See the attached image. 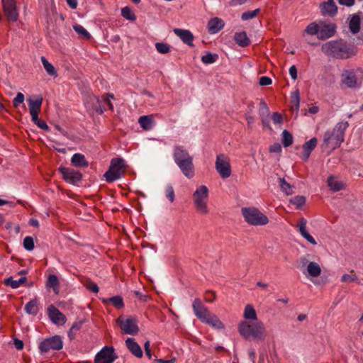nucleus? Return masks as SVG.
I'll list each match as a JSON object with an SVG mask.
<instances>
[{"mask_svg": "<svg viewBox=\"0 0 363 363\" xmlns=\"http://www.w3.org/2000/svg\"><path fill=\"white\" fill-rule=\"evenodd\" d=\"M322 52L329 58L347 60L357 55V48L343 39L332 40L321 45Z\"/></svg>", "mask_w": 363, "mask_h": 363, "instance_id": "nucleus-1", "label": "nucleus"}, {"mask_svg": "<svg viewBox=\"0 0 363 363\" xmlns=\"http://www.w3.org/2000/svg\"><path fill=\"white\" fill-rule=\"evenodd\" d=\"M238 331L246 340H262L267 336L266 328L260 320H242L238 325Z\"/></svg>", "mask_w": 363, "mask_h": 363, "instance_id": "nucleus-2", "label": "nucleus"}, {"mask_svg": "<svg viewBox=\"0 0 363 363\" xmlns=\"http://www.w3.org/2000/svg\"><path fill=\"white\" fill-rule=\"evenodd\" d=\"M347 121L338 122L332 130H328L323 136V142L326 146H330L333 149L339 147L345 139V132L348 128Z\"/></svg>", "mask_w": 363, "mask_h": 363, "instance_id": "nucleus-3", "label": "nucleus"}, {"mask_svg": "<svg viewBox=\"0 0 363 363\" xmlns=\"http://www.w3.org/2000/svg\"><path fill=\"white\" fill-rule=\"evenodd\" d=\"M209 191L206 186L201 185L196 188L192 195L193 203L196 212L199 214L205 216L209 213L208 201Z\"/></svg>", "mask_w": 363, "mask_h": 363, "instance_id": "nucleus-4", "label": "nucleus"}, {"mask_svg": "<svg viewBox=\"0 0 363 363\" xmlns=\"http://www.w3.org/2000/svg\"><path fill=\"white\" fill-rule=\"evenodd\" d=\"M245 220L252 225H264L269 223L268 218L255 207H244L241 209Z\"/></svg>", "mask_w": 363, "mask_h": 363, "instance_id": "nucleus-5", "label": "nucleus"}, {"mask_svg": "<svg viewBox=\"0 0 363 363\" xmlns=\"http://www.w3.org/2000/svg\"><path fill=\"white\" fill-rule=\"evenodd\" d=\"M125 164L122 158H113L111 160L108 170L104 174L106 181L113 182L120 179L125 173Z\"/></svg>", "mask_w": 363, "mask_h": 363, "instance_id": "nucleus-6", "label": "nucleus"}, {"mask_svg": "<svg viewBox=\"0 0 363 363\" xmlns=\"http://www.w3.org/2000/svg\"><path fill=\"white\" fill-rule=\"evenodd\" d=\"M301 270L306 277H318L321 274L320 265L315 262H308V256L300 258Z\"/></svg>", "mask_w": 363, "mask_h": 363, "instance_id": "nucleus-7", "label": "nucleus"}, {"mask_svg": "<svg viewBox=\"0 0 363 363\" xmlns=\"http://www.w3.org/2000/svg\"><path fill=\"white\" fill-rule=\"evenodd\" d=\"M215 167L223 179L228 178L231 175L230 159L225 154L221 153L217 155Z\"/></svg>", "mask_w": 363, "mask_h": 363, "instance_id": "nucleus-8", "label": "nucleus"}, {"mask_svg": "<svg viewBox=\"0 0 363 363\" xmlns=\"http://www.w3.org/2000/svg\"><path fill=\"white\" fill-rule=\"evenodd\" d=\"M116 323L120 326L122 333L124 334L134 335L139 331L135 318H129L125 319L122 316H120L116 320Z\"/></svg>", "mask_w": 363, "mask_h": 363, "instance_id": "nucleus-9", "label": "nucleus"}, {"mask_svg": "<svg viewBox=\"0 0 363 363\" xmlns=\"http://www.w3.org/2000/svg\"><path fill=\"white\" fill-rule=\"evenodd\" d=\"M3 11L9 22H16L19 13L16 0H1Z\"/></svg>", "mask_w": 363, "mask_h": 363, "instance_id": "nucleus-10", "label": "nucleus"}, {"mask_svg": "<svg viewBox=\"0 0 363 363\" xmlns=\"http://www.w3.org/2000/svg\"><path fill=\"white\" fill-rule=\"evenodd\" d=\"M63 347V342L61 337L58 335L44 340L39 345V349L41 352H48L50 350H60Z\"/></svg>", "mask_w": 363, "mask_h": 363, "instance_id": "nucleus-11", "label": "nucleus"}, {"mask_svg": "<svg viewBox=\"0 0 363 363\" xmlns=\"http://www.w3.org/2000/svg\"><path fill=\"white\" fill-rule=\"evenodd\" d=\"M92 98L96 102V104L94 106V108L100 114L103 113L104 111L107 109H113V106L111 102V99H114L113 94H108L107 95L103 96L101 98L93 96Z\"/></svg>", "mask_w": 363, "mask_h": 363, "instance_id": "nucleus-12", "label": "nucleus"}, {"mask_svg": "<svg viewBox=\"0 0 363 363\" xmlns=\"http://www.w3.org/2000/svg\"><path fill=\"white\" fill-rule=\"evenodd\" d=\"M116 358L113 347H104L95 356L94 363H113Z\"/></svg>", "mask_w": 363, "mask_h": 363, "instance_id": "nucleus-13", "label": "nucleus"}, {"mask_svg": "<svg viewBox=\"0 0 363 363\" xmlns=\"http://www.w3.org/2000/svg\"><path fill=\"white\" fill-rule=\"evenodd\" d=\"M58 171L62 174L64 180L67 183L75 184L82 179L81 173L72 169L60 167Z\"/></svg>", "mask_w": 363, "mask_h": 363, "instance_id": "nucleus-14", "label": "nucleus"}, {"mask_svg": "<svg viewBox=\"0 0 363 363\" xmlns=\"http://www.w3.org/2000/svg\"><path fill=\"white\" fill-rule=\"evenodd\" d=\"M341 81L348 88H357L360 86L358 79L352 69L344 70L341 74Z\"/></svg>", "mask_w": 363, "mask_h": 363, "instance_id": "nucleus-15", "label": "nucleus"}, {"mask_svg": "<svg viewBox=\"0 0 363 363\" xmlns=\"http://www.w3.org/2000/svg\"><path fill=\"white\" fill-rule=\"evenodd\" d=\"M192 308L196 316L202 322L211 315L209 310L201 303L199 298H195L193 301Z\"/></svg>", "mask_w": 363, "mask_h": 363, "instance_id": "nucleus-16", "label": "nucleus"}, {"mask_svg": "<svg viewBox=\"0 0 363 363\" xmlns=\"http://www.w3.org/2000/svg\"><path fill=\"white\" fill-rule=\"evenodd\" d=\"M336 32V27L331 23H319L318 38L321 40L333 37Z\"/></svg>", "mask_w": 363, "mask_h": 363, "instance_id": "nucleus-17", "label": "nucleus"}, {"mask_svg": "<svg viewBox=\"0 0 363 363\" xmlns=\"http://www.w3.org/2000/svg\"><path fill=\"white\" fill-rule=\"evenodd\" d=\"M361 23L363 25V13L361 11L352 14L348 18L349 29L353 34L359 32Z\"/></svg>", "mask_w": 363, "mask_h": 363, "instance_id": "nucleus-18", "label": "nucleus"}, {"mask_svg": "<svg viewBox=\"0 0 363 363\" xmlns=\"http://www.w3.org/2000/svg\"><path fill=\"white\" fill-rule=\"evenodd\" d=\"M48 314L50 320L56 325H63L67 321L65 315L53 305L48 307Z\"/></svg>", "mask_w": 363, "mask_h": 363, "instance_id": "nucleus-19", "label": "nucleus"}, {"mask_svg": "<svg viewBox=\"0 0 363 363\" xmlns=\"http://www.w3.org/2000/svg\"><path fill=\"white\" fill-rule=\"evenodd\" d=\"M173 157L176 164L193 159L189 152L182 146L179 145L174 147L173 150Z\"/></svg>", "mask_w": 363, "mask_h": 363, "instance_id": "nucleus-20", "label": "nucleus"}, {"mask_svg": "<svg viewBox=\"0 0 363 363\" xmlns=\"http://www.w3.org/2000/svg\"><path fill=\"white\" fill-rule=\"evenodd\" d=\"M43 97L38 96L36 99H28V108L31 118H35L36 116H38L41 110V106L43 104Z\"/></svg>", "mask_w": 363, "mask_h": 363, "instance_id": "nucleus-21", "label": "nucleus"}, {"mask_svg": "<svg viewBox=\"0 0 363 363\" xmlns=\"http://www.w3.org/2000/svg\"><path fill=\"white\" fill-rule=\"evenodd\" d=\"M320 12L323 16H335L337 13V6L334 0H328L320 5Z\"/></svg>", "mask_w": 363, "mask_h": 363, "instance_id": "nucleus-22", "label": "nucleus"}, {"mask_svg": "<svg viewBox=\"0 0 363 363\" xmlns=\"http://www.w3.org/2000/svg\"><path fill=\"white\" fill-rule=\"evenodd\" d=\"M180 169L182 174L188 179H191L195 175L194 165L193 163V159L188 161H183L179 164H177Z\"/></svg>", "mask_w": 363, "mask_h": 363, "instance_id": "nucleus-23", "label": "nucleus"}, {"mask_svg": "<svg viewBox=\"0 0 363 363\" xmlns=\"http://www.w3.org/2000/svg\"><path fill=\"white\" fill-rule=\"evenodd\" d=\"M307 220L304 218H301L298 220L297 228L300 234L308 242L313 245L317 244L315 240L312 235H311L306 230Z\"/></svg>", "mask_w": 363, "mask_h": 363, "instance_id": "nucleus-24", "label": "nucleus"}, {"mask_svg": "<svg viewBox=\"0 0 363 363\" xmlns=\"http://www.w3.org/2000/svg\"><path fill=\"white\" fill-rule=\"evenodd\" d=\"M174 33L186 45L194 46V35L189 30L175 28Z\"/></svg>", "mask_w": 363, "mask_h": 363, "instance_id": "nucleus-25", "label": "nucleus"}, {"mask_svg": "<svg viewBox=\"0 0 363 363\" xmlns=\"http://www.w3.org/2000/svg\"><path fill=\"white\" fill-rule=\"evenodd\" d=\"M125 345L128 350L136 357L141 358L143 357V351L140 346L135 341L133 338H127Z\"/></svg>", "mask_w": 363, "mask_h": 363, "instance_id": "nucleus-26", "label": "nucleus"}, {"mask_svg": "<svg viewBox=\"0 0 363 363\" xmlns=\"http://www.w3.org/2000/svg\"><path fill=\"white\" fill-rule=\"evenodd\" d=\"M317 145V139L316 138H312L311 140L305 143L303 145V152L301 155V158L306 161L308 160L311 152L314 150V148Z\"/></svg>", "mask_w": 363, "mask_h": 363, "instance_id": "nucleus-27", "label": "nucleus"}, {"mask_svg": "<svg viewBox=\"0 0 363 363\" xmlns=\"http://www.w3.org/2000/svg\"><path fill=\"white\" fill-rule=\"evenodd\" d=\"M224 26L223 21L218 18H213L208 23V29L210 33L215 34L220 30Z\"/></svg>", "mask_w": 363, "mask_h": 363, "instance_id": "nucleus-28", "label": "nucleus"}, {"mask_svg": "<svg viewBox=\"0 0 363 363\" xmlns=\"http://www.w3.org/2000/svg\"><path fill=\"white\" fill-rule=\"evenodd\" d=\"M101 301L104 304L107 305L108 303H111L118 309H121L124 306L123 299L121 296H115L111 298H101Z\"/></svg>", "mask_w": 363, "mask_h": 363, "instance_id": "nucleus-29", "label": "nucleus"}, {"mask_svg": "<svg viewBox=\"0 0 363 363\" xmlns=\"http://www.w3.org/2000/svg\"><path fill=\"white\" fill-rule=\"evenodd\" d=\"M71 163L73 166L77 167H86L89 165L84 155L80 153L73 155L71 159Z\"/></svg>", "mask_w": 363, "mask_h": 363, "instance_id": "nucleus-30", "label": "nucleus"}, {"mask_svg": "<svg viewBox=\"0 0 363 363\" xmlns=\"http://www.w3.org/2000/svg\"><path fill=\"white\" fill-rule=\"evenodd\" d=\"M141 128L145 130H151L154 125V120L152 116H142L138 119Z\"/></svg>", "mask_w": 363, "mask_h": 363, "instance_id": "nucleus-31", "label": "nucleus"}, {"mask_svg": "<svg viewBox=\"0 0 363 363\" xmlns=\"http://www.w3.org/2000/svg\"><path fill=\"white\" fill-rule=\"evenodd\" d=\"M243 318L245 319V320H248V321L258 320L256 311L252 305L248 304L245 307L244 313H243Z\"/></svg>", "mask_w": 363, "mask_h": 363, "instance_id": "nucleus-32", "label": "nucleus"}, {"mask_svg": "<svg viewBox=\"0 0 363 363\" xmlns=\"http://www.w3.org/2000/svg\"><path fill=\"white\" fill-rule=\"evenodd\" d=\"M59 285L57 277L55 274H50L46 281V287L48 289H52L54 292L57 294L59 293Z\"/></svg>", "mask_w": 363, "mask_h": 363, "instance_id": "nucleus-33", "label": "nucleus"}, {"mask_svg": "<svg viewBox=\"0 0 363 363\" xmlns=\"http://www.w3.org/2000/svg\"><path fill=\"white\" fill-rule=\"evenodd\" d=\"M204 323L216 329H222L224 328L223 323L220 320L218 316L213 313H211L208 318L205 320Z\"/></svg>", "mask_w": 363, "mask_h": 363, "instance_id": "nucleus-34", "label": "nucleus"}, {"mask_svg": "<svg viewBox=\"0 0 363 363\" xmlns=\"http://www.w3.org/2000/svg\"><path fill=\"white\" fill-rule=\"evenodd\" d=\"M234 40L241 47H246L250 43L245 32L236 33L234 35Z\"/></svg>", "mask_w": 363, "mask_h": 363, "instance_id": "nucleus-35", "label": "nucleus"}, {"mask_svg": "<svg viewBox=\"0 0 363 363\" xmlns=\"http://www.w3.org/2000/svg\"><path fill=\"white\" fill-rule=\"evenodd\" d=\"M328 186L333 191H338L344 188V184L335 177L330 176L328 179Z\"/></svg>", "mask_w": 363, "mask_h": 363, "instance_id": "nucleus-36", "label": "nucleus"}, {"mask_svg": "<svg viewBox=\"0 0 363 363\" xmlns=\"http://www.w3.org/2000/svg\"><path fill=\"white\" fill-rule=\"evenodd\" d=\"M25 311L30 315H36L39 311L37 300L33 299L27 303L25 306Z\"/></svg>", "mask_w": 363, "mask_h": 363, "instance_id": "nucleus-37", "label": "nucleus"}, {"mask_svg": "<svg viewBox=\"0 0 363 363\" xmlns=\"http://www.w3.org/2000/svg\"><path fill=\"white\" fill-rule=\"evenodd\" d=\"M26 281V277H21L18 279H13L12 277H10L5 279L4 284L6 286H10L13 289L18 288L21 284H24Z\"/></svg>", "mask_w": 363, "mask_h": 363, "instance_id": "nucleus-38", "label": "nucleus"}, {"mask_svg": "<svg viewBox=\"0 0 363 363\" xmlns=\"http://www.w3.org/2000/svg\"><path fill=\"white\" fill-rule=\"evenodd\" d=\"M318 28H319V23H316L315 22H313L309 23L305 30L303 33V37L305 38L306 35H317L318 34Z\"/></svg>", "mask_w": 363, "mask_h": 363, "instance_id": "nucleus-39", "label": "nucleus"}, {"mask_svg": "<svg viewBox=\"0 0 363 363\" xmlns=\"http://www.w3.org/2000/svg\"><path fill=\"white\" fill-rule=\"evenodd\" d=\"M41 62L43 63V65L45 71L47 72V73L49 75L53 76V77L57 76L56 69L54 67V66L51 63H50L44 56L41 57Z\"/></svg>", "mask_w": 363, "mask_h": 363, "instance_id": "nucleus-40", "label": "nucleus"}, {"mask_svg": "<svg viewBox=\"0 0 363 363\" xmlns=\"http://www.w3.org/2000/svg\"><path fill=\"white\" fill-rule=\"evenodd\" d=\"M279 185L281 191H284L286 195H291L294 193V187L284 178L279 179Z\"/></svg>", "mask_w": 363, "mask_h": 363, "instance_id": "nucleus-41", "label": "nucleus"}, {"mask_svg": "<svg viewBox=\"0 0 363 363\" xmlns=\"http://www.w3.org/2000/svg\"><path fill=\"white\" fill-rule=\"evenodd\" d=\"M289 202L296 206L297 209H300L306 203V198L303 196H296L291 198Z\"/></svg>", "mask_w": 363, "mask_h": 363, "instance_id": "nucleus-42", "label": "nucleus"}, {"mask_svg": "<svg viewBox=\"0 0 363 363\" xmlns=\"http://www.w3.org/2000/svg\"><path fill=\"white\" fill-rule=\"evenodd\" d=\"M73 29L75 32L82 38L84 39H89L91 38V35L81 25L75 24L73 26Z\"/></svg>", "mask_w": 363, "mask_h": 363, "instance_id": "nucleus-43", "label": "nucleus"}, {"mask_svg": "<svg viewBox=\"0 0 363 363\" xmlns=\"http://www.w3.org/2000/svg\"><path fill=\"white\" fill-rule=\"evenodd\" d=\"M282 144L284 147H287L292 145L293 143V136L292 135L286 130H284L282 132Z\"/></svg>", "mask_w": 363, "mask_h": 363, "instance_id": "nucleus-44", "label": "nucleus"}, {"mask_svg": "<svg viewBox=\"0 0 363 363\" xmlns=\"http://www.w3.org/2000/svg\"><path fill=\"white\" fill-rule=\"evenodd\" d=\"M121 16L124 18L131 21H134L136 19V16L128 6H125L121 9Z\"/></svg>", "mask_w": 363, "mask_h": 363, "instance_id": "nucleus-45", "label": "nucleus"}, {"mask_svg": "<svg viewBox=\"0 0 363 363\" xmlns=\"http://www.w3.org/2000/svg\"><path fill=\"white\" fill-rule=\"evenodd\" d=\"M218 57V56L217 54H212L211 52H208L205 55L201 57V62L206 65L212 64L217 60Z\"/></svg>", "mask_w": 363, "mask_h": 363, "instance_id": "nucleus-46", "label": "nucleus"}, {"mask_svg": "<svg viewBox=\"0 0 363 363\" xmlns=\"http://www.w3.org/2000/svg\"><path fill=\"white\" fill-rule=\"evenodd\" d=\"M300 97L298 91H296L291 94V107L294 108L296 111L299 108Z\"/></svg>", "mask_w": 363, "mask_h": 363, "instance_id": "nucleus-47", "label": "nucleus"}, {"mask_svg": "<svg viewBox=\"0 0 363 363\" xmlns=\"http://www.w3.org/2000/svg\"><path fill=\"white\" fill-rule=\"evenodd\" d=\"M82 325V323L81 322H76L73 323L68 332V336L70 340L74 338L76 333L81 329Z\"/></svg>", "mask_w": 363, "mask_h": 363, "instance_id": "nucleus-48", "label": "nucleus"}, {"mask_svg": "<svg viewBox=\"0 0 363 363\" xmlns=\"http://www.w3.org/2000/svg\"><path fill=\"white\" fill-rule=\"evenodd\" d=\"M259 11L260 10L259 9H257L254 11H247L246 12H244L241 16V19L242 21H248L250 19L254 18L258 15Z\"/></svg>", "mask_w": 363, "mask_h": 363, "instance_id": "nucleus-49", "label": "nucleus"}, {"mask_svg": "<svg viewBox=\"0 0 363 363\" xmlns=\"http://www.w3.org/2000/svg\"><path fill=\"white\" fill-rule=\"evenodd\" d=\"M156 50L161 54H167L170 52V46L164 43H157L155 44Z\"/></svg>", "mask_w": 363, "mask_h": 363, "instance_id": "nucleus-50", "label": "nucleus"}, {"mask_svg": "<svg viewBox=\"0 0 363 363\" xmlns=\"http://www.w3.org/2000/svg\"><path fill=\"white\" fill-rule=\"evenodd\" d=\"M23 247L28 251L33 250L34 249L33 238L30 236H26L23 240Z\"/></svg>", "mask_w": 363, "mask_h": 363, "instance_id": "nucleus-51", "label": "nucleus"}, {"mask_svg": "<svg viewBox=\"0 0 363 363\" xmlns=\"http://www.w3.org/2000/svg\"><path fill=\"white\" fill-rule=\"evenodd\" d=\"M31 120L38 128L46 131L50 130V128L47 123L44 121L39 119L38 116H36L35 118H31Z\"/></svg>", "mask_w": 363, "mask_h": 363, "instance_id": "nucleus-52", "label": "nucleus"}, {"mask_svg": "<svg viewBox=\"0 0 363 363\" xmlns=\"http://www.w3.org/2000/svg\"><path fill=\"white\" fill-rule=\"evenodd\" d=\"M166 197L169 200L171 203L174 201V191L172 185L168 184L165 189Z\"/></svg>", "mask_w": 363, "mask_h": 363, "instance_id": "nucleus-53", "label": "nucleus"}, {"mask_svg": "<svg viewBox=\"0 0 363 363\" xmlns=\"http://www.w3.org/2000/svg\"><path fill=\"white\" fill-rule=\"evenodd\" d=\"M357 279V276L353 273V272H352L351 274H343L341 277V281L345 283H351L355 281Z\"/></svg>", "mask_w": 363, "mask_h": 363, "instance_id": "nucleus-54", "label": "nucleus"}, {"mask_svg": "<svg viewBox=\"0 0 363 363\" xmlns=\"http://www.w3.org/2000/svg\"><path fill=\"white\" fill-rule=\"evenodd\" d=\"M25 99L23 94L18 92L16 96L13 100V105L15 108L18 107L21 104L23 103Z\"/></svg>", "mask_w": 363, "mask_h": 363, "instance_id": "nucleus-55", "label": "nucleus"}, {"mask_svg": "<svg viewBox=\"0 0 363 363\" xmlns=\"http://www.w3.org/2000/svg\"><path fill=\"white\" fill-rule=\"evenodd\" d=\"M85 286L86 289L91 292L98 293L99 291V286L97 284L91 281H87L85 284Z\"/></svg>", "mask_w": 363, "mask_h": 363, "instance_id": "nucleus-56", "label": "nucleus"}, {"mask_svg": "<svg viewBox=\"0 0 363 363\" xmlns=\"http://www.w3.org/2000/svg\"><path fill=\"white\" fill-rule=\"evenodd\" d=\"M259 84L261 86L270 85L272 83V79L267 76H263L259 79Z\"/></svg>", "mask_w": 363, "mask_h": 363, "instance_id": "nucleus-57", "label": "nucleus"}, {"mask_svg": "<svg viewBox=\"0 0 363 363\" xmlns=\"http://www.w3.org/2000/svg\"><path fill=\"white\" fill-rule=\"evenodd\" d=\"M272 119L274 124H281L282 123V116L277 112L273 113Z\"/></svg>", "mask_w": 363, "mask_h": 363, "instance_id": "nucleus-58", "label": "nucleus"}, {"mask_svg": "<svg viewBox=\"0 0 363 363\" xmlns=\"http://www.w3.org/2000/svg\"><path fill=\"white\" fill-rule=\"evenodd\" d=\"M270 152L279 153L281 152V146L279 143H274L269 147Z\"/></svg>", "mask_w": 363, "mask_h": 363, "instance_id": "nucleus-59", "label": "nucleus"}, {"mask_svg": "<svg viewBox=\"0 0 363 363\" xmlns=\"http://www.w3.org/2000/svg\"><path fill=\"white\" fill-rule=\"evenodd\" d=\"M150 342L149 340L146 341L144 344V349L146 355L148 357L149 359H151L152 357V353L150 350Z\"/></svg>", "mask_w": 363, "mask_h": 363, "instance_id": "nucleus-60", "label": "nucleus"}, {"mask_svg": "<svg viewBox=\"0 0 363 363\" xmlns=\"http://www.w3.org/2000/svg\"><path fill=\"white\" fill-rule=\"evenodd\" d=\"M216 299V295L212 291H208L206 294L205 300L206 302L211 303Z\"/></svg>", "mask_w": 363, "mask_h": 363, "instance_id": "nucleus-61", "label": "nucleus"}, {"mask_svg": "<svg viewBox=\"0 0 363 363\" xmlns=\"http://www.w3.org/2000/svg\"><path fill=\"white\" fill-rule=\"evenodd\" d=\"M289 74L294 80H296L297 79V69L295 65H292L290 67Z\"/></svg>", "mask_w": 363, "mask_h": 363, "instance_id": "nucleus-62", "label": "nucleus"}, {"mask_svg": "<svg viewBox=\"0 0 363 363\" xmlns=\"http://www.w3.org/2000/svg\"><path fill=\"white\" fill-rule=\"evenodd\" d=\"M340 5L347 7L352 6L354 4V0H337Z\"/></svg>", "mask_w": 363, "mask_h": 363, "instance_id": "nucleus-63", "label": "nucleus"}, {"mask_svg": "<svg viewBox=\"0 0 363 363\" xmlns=\"http://www.w3.org/2000/svg\"><path fill=\"white\" fill-rule=\"evenodd\" d=\"M13 345H14L15 347L18 350H22L24 346L23 342L17 338L14 339Z\"/></svg>", "mask_w": 363, "mask_h": 363, "instance_id": "nucleus-64", "label": "nucleus"}]
</instances>
